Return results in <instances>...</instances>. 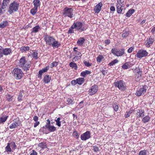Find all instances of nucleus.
<instances>
[{
  "mask_svg": "<svg viewBox=\"0 0 155 155\" xmlns=\"http://www.w3.org/2000/svg\"><path fill=\"white\" fill-rule=\"evenodd\" d=\"M124 5L122 3L120 0H118L117 3L116 5L117 11L118 14H121L122 12V10L124 9Z\"/></svg>",
  "mask_w": 155,
  "mask_h": 155,
  "instance_id": "10",
  "label": "nucleus"
},
{
  "mask_svg": "<svg viewBox=\"0 0 155 155\" xmlns=\"http://www.w3.org/2000/svg\"><path fill=\"white\" fill-rule=\"evenodd\" d=\"M129 64L128 67L129 68L131 67L133 65H134L135 64V62H128Z\"/></svg>",
  "mask_w": 155,
  "mask_h": 155,
  "instance_id": "56",
  "label": "nucleus"
},
{
  "mask_svg": "<svg viewBox=\"0 0 155 155\" xmlns=\"http://www.w3.org/2000/svg\"><path fill=\"white\" fill-rule=\"evenodd\" d=\"M101 72H102V73L103 74V75H105L107 73V70H106V69H105L104 70H101Z\"/></svg>",
  "mask_w": 155,
  "mask_h": 155,
  "instance_id": "55",
  "label": "nucleus"
},
{
  "mask_svg": "<svg viewBox=\"0 0 155 155\" xmlns=\"http://www.w3.org/2000/svg\"><path fill=\"white\" fill-rule=\"evenodd\" d=\"M39 146L43 149L47 148L46 144L45 143L42 142L39 143Z\"/></svg>",
  "mask_w": 155,
  "mask_h": 155,
  "instance_id": "38",
  "label": "nucleus"
},
{
  "mask_svg": "<svg viewBox=\"0 0 155 155\" xmlns=\"http://www.w3.org/2000/svg\"><path fill=\"white\" fill-rule=\"evenodd\" d=\"M154 41V38L150 37L147 39L145 41V44L146 47L147 48L150 47L153 44Z\"/></svg>",
  "mask_w": 155,
  "mask_h": 155,
  "instance_id": "15",
  "label": "nucleus"
},
{
  "mask_svg": "<svg viewBox=\"0 0 155 155\" xmlns=\"http://www.w3.org/2000/svg\"><path fill=\"white\" fill-rule=\"evenodd\" d=\"M91 137V134L89 131H87L81 135V138L82 140H85Z\"/></svg>",
  "mask_w": 155,
  "mask_h": 155,
  "instance_id": "14",
  "label": "nucleus"
},
{
  "mask_svg": "<svg viewBox=\"0 0 155 155\" xmlns=\"http://www.w3.org/2000/svg\"><path fill=\"white\" fill-rule=\"evenodd\" d=\"M134 49V47H132L130 48L127 50V52L129 53H131Z\"/></svg>",
  "mask_w": 155,
  "mask_h": 155,
  "instance_id": "57",
  "label": "nucleus"
},
{
  "mask_svg": "<svg viewBox=\"0 0 155 155\" xmlns=\"http://www.w3.org/2000/svg\"><path fill=\"white\" fill-rule=\"evenodd\" d=\"M84 65L87 67H90L91 65V64L86 61L84 62Z\"/></svg>",
  "mask_w": 155,
  "mask_h": 155,
  "instance_id": "54",
  "label": "nucleus"
},
{
  "mask_svg": "<svg viewBox=\"0 0 155 155\" xmlns=\"http://www.w3.org/2000/svg\"><path fill=\"white\" fill-rule=\"evenodd\" d=\"M11 0H3L2 7V9L6 8V6Z\"/></svg>",
  "mask_w": 155,
  "mask_h": 155,
  "instance_id": "25",
  "label": "nucleus"
},
{
  "mask_svg": "<svg viewBox=\"0 0 155 155\" xmlns=\"http://www.w3.org/2000/svg\"><path fill=\"white\" fill-rule=\"evenodd\" d=\"M142 75V74L138 75V74H136L135 76V79L136 81H139L141 79Z\"/></svg>",
  "mask_w": 155,
  "mask_h": 155,
  "instance_id": "46",
  "label": "nucleus"
},
{
  "mask_svg": "<svg viewBox=\"0 0 155 155\" xmlns=\"http://www.w3.org/2000/svg\"><path fill=\"white\" fill-rule=\"evenodd\" d=\"M12 74L17 80H20L23 76V73L20 69L16 68L13 70Z\"/></svg>",
  "mask_w": 155,
  "mask_h": 155,
  "instance_id": "5",
  "label": "nucleus"
},
{
  "mask_svg": "<svg viewBox=\"0 0 155 155\" xmlns=\"http://www.w3.org/2000/svg\"><path fill=\"white\" fill-rule=\"evenodd\" d=\"M10 143L11 147H12V149L15 150L16 147V146L15 143L14 142H12L11 143Z\"/></svg>",
  "mask_w": 155,
  "mask_h": 155,
  "instance_id": "50",
  "label": "nucleus"
},
{
  "mask_svg": "<svg viewBox=\"0 0 155 155\" xmlns=\"http://www.w3.org/2000/svg\"><path fill=\"white\" fill-rule=\"evenodd\" d=\"M136 116L137 117H142L144 116V111L142 109H138L136 111Z\"/></svg>",
  "mask_w": 155,
  "mask_h": 155,
  "instance_id": "17",
  "label": "nucleus"
},
{
  "mask_svg": "<svg viewBox=\"0 0 155 155\" xmlns=\"http://www.w3.org/2000/svg\"><path fill=\"white\" fill-rule=\"evenodd\" d=\"M8 22L6 20H5L0 23V28H4L6 27L8 25Z\"/></svg>",
  "mask_w": 155,
  "mask_h": 155,
  "instance_id": "26",
  "label": "nucleus"
},
{
  "mask_svg": "<svg viewBox=\"0 0 155 155\" xmlns=\"http://www.w3.org/2000/svg\"><path fill=\"white\" fill-rule=\"evenodd\" d=\"M73 135L74 137L76 138H78L79 137V135L78 132L76 130L74 131L73 133Z\"/></svg>",
  "mask_w": 155,
  "mask_h": 155,
  "instance_id": "43",
  "label": "nucleus"
},
{
  "mask_svg": "<svg viewBox=\"0 0 155 155\" xmlns=\"http://www.w3.org/2000/svg\"><path fill=\"white\" fill-rule=\"evenodd\" d=\"M111 52L114 55L117 57L121 56L124 54L125 50L123 48L120 49L113 48L112 49Z\"/></svg>",
  "mask_w": 155,
  "mask_h": 155,
  "instance_id": "6",
  "label": "nucleus"
},
{
  "mask_svg": "<svg viewBox=\"0 0 155 155\" xmlns=\"http://www.w3.org/2000/svg\"><path fill=\"white\" fill-rule=\"evenodd\" d=\"M8 116H4L0 117V124H3L4 122L7 120Z\"/></svg>",
  "mask_w": 155,
  "mask_h": 155,
  "instance_id": "28",
  "label": "nucleus"
},
{
  "mask_svg": "<svg viewBox=\"0 0 155 155\" xmlns=\"http://www.w3.org/2000/svg\"><path fill=\"white\" fill-rule=\"evenodd\" d=\"M12 53V49L10 48H2L0 47V58L3 57V55H8Z\"/></svg>",
  "mask_w": 155,
  "mask_h": 155,
  "instance_id": "7",
  "label": "nucleus"
},
{
  "mask_svg": "<svg viewBox=\"0 0 155 155\" xmlns=\"http://www.w3.org/2000/svg\"><path fill=\"white\" fill-rule=\"evenodd\" d=\"M115 86L118 87L120 90L124 91L125 89V84L124 81L122 80L115 81L114 83Z\"/></svg>",
  "mask_w": 155,
  "mask_h": 155,
  "instance_id": "8",
  "label": "nucleus"
},
{
  "mask_svg": "<svg viewBox=\"0 0 155 155\" xmlns=\"http://www.w3.org/2000/svg\"><path fill=\"white\" fill-rule=\"evenodd\" d=\"M85 41V39L83 37H80L77 42V45L79 46L83 45Z\"/></svg>",
  "mask_w": 155,
  "mask_h": 155,
  "instance_id": "22",
  "label": "nucleus"
},
{
  "mask_svg": "<svg viewBox=\"0 0 155 155\" xmlns=\"http://www.w3.org/2000/svg\"><path fill=\"white\" fill-rule=\"evenodd\" d=\"M93 150L94 152H97L99 151V148L97 147L94 146L93 147Z\"/></svg>",
  "mask_w": 155,
  "mask_h": 155,
  "instance_id": "60",
  "label": "nucleus"
},
{
  "mask_svg": "<svg viewBox=\"0 0 155 155\" xmlns=\"http://www.w3.org/2000/svg\"><path fill=\"white\" fill-rule=\"evenodd\" d=\"M45 127L50 132H54L56 129V127L51 125H46Z\"/></svg>",
  "mask_w": 155,
  "mask_h": 155,
  "instance_id": "20",
  "label": "nucleus"
},
{
  "mask_svg": "<svg viewBox=\"0 0 155 155\" xmlns=\"http://www.w3.org/2000/svg\"><path fill=\"white\" fill-rule=\"evenodd\" d=\"M58 64L57 62L54 61L50 65V67L51 68H52L54 67H56Z\"/></svg>",
  "mask_w": 155,
  "mask_h": 155,
  "instance_id": "49",
  "label": "nucleus"
},
{
  "mask_svg": "<svg viewBox=\"0 0 155 155\" xmlns=\"http://www.w3.org/2000/svg\"><path fill=\"white\" fill-rule=\"evenodd\" d=\"M10 143H8L7 145L5 147V150L7 152L9 153L12 151V149L10 147Z\"/></svg>",
  "mask_w": 155,
  "mask_h": 155,
  "instance_id": "32",
  "label": "nucleus"
},
{
  "mask_svg": "<svg viewBox=\"0 0 155 155\" xmlns=\"http://www.w3.org/2000/svg\"><path fill=\"white\" fill-rule=\"evenodd\" d=\"M104 42L105 44V45H109L110 43V41L109 40L107 39L105 40L104 41Z\"/></svg>",
  "mask_w": 155,
  "mask_h": 155,
  "instance_id": "63",
  "label": "nucleus"
},
{
  "mask_svg": "<svg viewBox=\"0 0 155 155\" xmlns=\"http://www.w3.org/2000/svg\"><path fill=\"white\" fill-rule=\"evenodd\" d=\"M74 10L72 8L65 7L64 9L63 16L65 17H68L72 18L74 16Z\"/></svg>",
  "mask_w": 155,
  "mask_h": 155,
  "instance_id": "4",
  "label": "nucleus"
},
{
  "mask_svg": "<svg viewBox=\"0 0 155 155\" xmlns=\"http://www.w3.org/2000/svg\"><path fill=\"white\" fill-rule=\"evenodd\" d=\"M75 28L72 27V25L71 27L69 28V30L68 31V34H71L74 33V29Z\"/></svg>",
  "mask_w": 155,
  "mask_h": 155,
  "instance_id": "47",
  "label": "nucleus"
},
{
  "mask_svg": "<svg viewBox=\"0 0 155 155\" xmlns=\"http://www.w3.org/2000/svg\"><path fill=\"white\" fill-rule=\"evenodd\" d=\"M131 113L132 112L131 111H128L127 112V114L125 115L126 117H129Z\"/></svg>",
  "mask_w": 155,
  "mask_h": 155,
  "instance_id": "59",
  "label": "nucleus"
},
{
  "mask_svg": "<svg viewBox=\"0 0 155 155\" xmlns=\"http://www.w3.org/2000/svg\"><path fill=\"white\" fill-rule=\"evenodd\" d=\"M20 49L22 51H28L29 50V47L28 46H22L20 48Z\"/></svg>",
  "mask_w": 155,
  "mask_h": 155,
  "instance_id": "39",
  "label": "nucleus"
},
{
  "mask_svg": "<svg viewBox=\"0 0 155 155\" xmlns=\"http://www.w3.org/2000/svg\"><path fill=\"white\" fill-rule=\"evenodd\" d=\"M19 126L18 123L17 121H14L9 126V128L10 129H14L17 127Z\"/></svg>",
  "mask_w": 155,
  "mask_h": 155,
  "instance_id": "21",
  "label": "nucleus"
},
{
  "mask_svg": "<svg viewBox=\"0 0 155 155\" xmlns=\"http://www.w3.org/2000/svg\"><path fill=\"white\" fill-rule=\"evenodd\" d=\"M60 120L61 118L59 117L55 119V121L56 122V124L58 126V127H60L61 126V121H60Z\"/></svg>",
  "mask_w": 155,
  "mask_h": 155,
  "instance_id": "36",
  "label": "nucleus"
},
{
  "mask_svg": "<svg viewBox=\"0 0 155 155\" xmlns=\"http://www.w3.org/2000/svg\"><path fill=\"white\" fill-rule=\"evenodd\" d=\"M98 90V87L96 85H94L92 86L89 89L88 91V94L92 95L95 94Z\"/></svg>",
  "mask_w": 155,
  "mask_h": 155,
  "instance_id": "12",
  "label": "nucleus"
},
{
  "mask_svg": "<svg viewBox=\"0 0 155 155\" xmlns=\"http://www.w3.org/2000/svg\"><path fill=\"white\" fill-rule=\"evenodd\" d=\"M54 38L48 35H46L44 38L47 45H49L53 41Z\"/></svg>",
  "mask_w": 155,
  "mask_h": 155,
  "instance_id": "13",
  "label": "nucleus"
},
{
  "mask_svg": "<svg viewBox=\"0 0 155 155\" xmlns=\"http://www.w3.org/2000/svg\"><path fill=\"white\" fill-rule=\"evenodd\" d=\"M7 100L9 101H12V97L10 96L9 95H8V96L7 97Z\"/></svg>",
  "mask_w": 155,
  "mask_h": 155,
  "instance_id": "62",
  "label": "nucleus"
},
{
  "mask_svg": "<svg viewBox=\"0 0 155 155\" xmlns=\"http://www.w3.org/2000/svg\"><path fill=\"white\" fill-rule=\"evenodd\" d=\"M24 93V92L22 91H20L19 93L18 96V101H21L22 100V97L23 96L22 94Z\"/></svg>",
  "mask_w": 155,
  "mask_h": 155,
  "instance_id": "40",
  "label": "nucleus"
},
{
  "mask_svg": "<svg viewBox=\"0 0 155 155\" xmlns=\"http://www.w3.org/2000/svg\"><path fill=\"white\" fill-rule=\"evenodd\" d=\"M40 29V27H39V26L38 25H36L32 28L31 32L37 33L39 31V30Z\"/></svg>",
  "mask_w": 155,
  "mask_h": 155,
  "instance_id": "34",
  "label": "nucleus"
},
{
  "mask_svg": "<svg viewBox=\"0 0 155 155\" xmlns=\"http://www.w3.org/2000/svg\"><path fill=\"white\" fill-rule=\"evenodd\" d=\"M139 155H147V151L145 150H141L139 153Z\"/></svg>",
  "mask_w": 155,
  "mask_h": 155,
  "instance_id": "45",
  "label": "nucleus"
},
{
  "mask_svg": "<svg viewBox=\"0 0 155 155\" xmlns=\"http://www.w3.org/2000/svg\"><path fill=\"white\" fill-rule=\"evenodd\" d=\"M75 54L76 56H77L79 55L78 57H79V58H81V57L82 56V54H81V52L78 51H76V52H75Z\"/></svg>",
  "mask_w": 155,
  "mask_h": 155,
  "instance_id": "52",
  "label": "nucleus"
},
{
  "mask_svg": "<svg viewBox=\"0 0 155 155\" xmlns=\"http://www.w3.org/2000/svg\"><path fill=\"white\" fill-rule=\"evenodd\" d=\"M129 35V33L127 32H125L122 35V37L125 38L128 36Z\"/></svg>",
  "mask_w": 155,
  "mask_h": 155,
  "instance_id": "53",
  "label": "nucleus"
},
{
  "mask_svg": "<svg viewBox=\"0 0 155 155\" xmlns=\"http://www.w3.org/2000/svg\"><path fill=\"white\" fill-rule=\"evenodd\" d=\"M77 83L80 85L82 84L84 81V79L83 78H79L77 79Z\"/></svg>",
  "mask_w": 155,
  "mask_h": 155,
  "instance_id": "31",
  "label": "nucleus"
},
{
  "mask_svg": "<svg viewBox=\"0 0 155 155\" xmlns=\"http://www.w3.org/2000/svg\"><path fill=\"white\" fill-rule=\"evenodd\" d=\"M41 0H34L33 1V3L34 7L38 8L41 5Z\"/></svg>",
  "mask_w": 155,
  "mask_h": 155,
  "instance_id": "24",
  "label": "nucleus"
},
{
  "mask_svg": "<svg viewBox=\"0 0 155 155\" xmlns=\"http://www.w3.org/2000/svg\"><path fill=\"white\" fill-rule=\"evenodd\" d=\"M135 12V10L133 9L129 10L126 13V15L127 17H130Z\"/></svg>",
  "mask_w": 155,
  "mask_h": 155,
  "instance_id": "30",
  "label": "nucleus"
},
{
  "mask_svg": "<svg viewBox=\"0 0 155 155\" xmlns=\"http://www.w3.org/2000/svg\"><path fill=\"white\" fill-rule=\"evenodd\" d=\"M118 62V61L116 59L111 62L109 63L108 64L110 66H112L117 63Z\"/></svg>",
  "mask_w": 155,
  "mask_h": 155,
  "instance_id": "41",
  "label": "nucleus"
},
{
  "mask_svg": "<svg viewBox=\"0 0 155 155\" xmlns=\"http://www.w3.org/2000/svg\"><path fill=\"white\" fill-rule=\"evenodd\" d=\"M150 117L149 115L144 117L142 120V121L144 123L148 122L150 121Z\"/></svg>",
  "mask_w": 155,
  "mask_h": 155,
  "instance_id": "29",
  "label": "nucleus"
},
{
  "mask_svg": "<svg viewBox=\"0 0 155 155\" xmlns=\"http://www.w3.org/2000/svg\"><path fill=\"white\" fill-rule=\"evenodd\" d=\"M147 88V86L146 85L143 86L142 87L137 91L135 94L138 96L143 95L146 92Z\"/></svg>",
  "mask_w": 155,
  "mask_h": 155,
  "instance_id": "11",
  "label": "nucleus"
},
{
  "mask_svg": "<svg viewBox=\"0 0 155 155\" xmlns=\"http://www.w3.org/2000/svg\"><path fill=\"white\" fill-rule=\"evenodd\" d=\"M51 80V77L48 75H45L43 81L45 83H48L50 82Z\"/></svg>",
  "mask_w": 155,
  "mask_h": 155,
  "instance_id": "23",
  "label": "nucleus"
},
{
  "mask_svg": "<svg viewBox=\"0 0 155 155\" xmlns=\"http://www.w3.org/2000/svg\"><path fill=\"white\" fill-rule=\"evenodd\" d=\"M19 6V3L16 2H14L10 4L8 12L10 14H11L14 12H17L18 10Z\"/></svg>",
  "mask_w": 155,
  "mask_h": 155,
  "instance_id": "3",
  "label": "nucleus"
},
{
  "mask_svg": "<svg viewBox=\"0 0 155 155\" xmlns=\"http://www.w3.org/2000/svg\"><path fill=\"white\" fill-rule=\"evenodd\" d=\"M103 5L102 3L100 2L97 4L95 7L94 10L96 13H98L101 9V8Z\"/></svg>",
  "mask_w": 155,
  "mask_h": 155,
  "instance_id": "18",
  "label": "nucleus"
},
{
  "mask_svg": "<svg viewBox=\"0 0 155 155\" xmlns=\"http://www.w3.org/2000/svg\"><path fill=\"white\" fill-rule=\"evenodd\" d=\"M38 11V8L34 7L30 10V13L33 15H35Z\"/></svg>",
  "mask_w": 155,
  "mask_h": 155,
  "instance_id": "33",
  "label": "nucleus"
},
{
  "mask_svg": "<svg viewBox=\"0 0 155 155\" xmlns=\"http://www.w3.org/2000/svg\"><path fill=\"white\" fill-rule=\"evenodd\" d=\"M148 54V52L146 51L141 49L138 51L135 56L138 58H141L147 56Z\"/></svg>",
  "mask_w": 155,
  "mask_h": 155,
  "instance_id": "9",
  "label": "nucleus"
},
{
  "mask_svg": "<svg viewBox=\"0 0 155 155\" xmlns=\"http://www.w3.org/2000/svg\"><path fill=\"white\" fill-rule=\"evenodd\" d=\"M135 70L137 72V74H142V71L139 68H135Z\"/></svg>",
  "mask_w": 155,
  "mask_h": 155,
  "instance_id": "48",
  "label": "nucleus"
},
{
  "mask_svg": "<svg viewBox=\"0 0 155 155\" xmlns=\"http://www.w3.org/2000/svg\"><path fill=\"white\" fill-rule=\"evenodd\" d=\"M72 27L75 28L77 31H80V32L84 31L87 28V27L85 24L81 22H74L72 25Z\"/></svg>",
  "mask_w": 155,
  "mask_h": 155,
  "instance_id": "2",
  "label": "nucleus"
},
{
  "mask_svg": "<svg viewBox=\"0 0 155 155\" xmlns=\"http://www.w3.org/2000/svg\"><path fill=\"white\" fill-rule=\"evenodd\" d=\"M104 57L101 55H99L96 58V60L97 62L98 63L101 62L104 59Z\"/></svg>",
  "mask_w": 155,
  "mask_h": 155,
  "instance_id": "35",
  "label": "nucleus"
},
{
  "mask_svg": "<svg viewBox=\"0 0 155 155\" xmlns=\"http://www.w3.org/2000/svg\"><path fill=\"white\" fill-rule=\"evenodd\" d=\"M32 53L31 54V56L34 58H35V59H37L38 58V53L37 51H32Z\"/></svg>",
  "mask_w": 155,
  "mask_h": 155,
  "instance_id": "37",
  "label": "nucleus"
},
{
  "mask_svg": "<svg viewBox=\"0 0 155 155\" xmlns=\"http://www.w3.org/2000/svg\"><path fill=\"white\" fill-rule=\"evenodd\" d=\"M90 74H91V71L86 70L85 71H83L81 72V76L84 77H85L86 76Z\"/></svg>",
  "mask_w": 155,
  "mask_h": 155,
  "instance_id": "27",
  "label": "nucleus"
},
{
  "mask_svg": "<svg viewBox=\"0 0 155 155\" xmlns=\"http://www.w3.org/2000/svg\"><path fill=\"white\" fill-rule=\"evenodd\" d=\"M61 45L60 43L54 38L53 41L51 42L50 46H51L54 48H57Z\"/></svg>",
  "mask_w": 155,
  "mask_h": 155,
  "instance_id": "16",
  "label": "nucleus"
},
{
  "mask_svg": "<svg viewBox=\"0 0 155 155\" xmlns=\"http://www.w3.org/2000/svg\"><path fill=\"white\" fill-rule=\"evenodd\" d=\"M80 58H79V57H78L77 56H75L74 58H73L72 61L73 62H75L77 61Z\"/></svg>",
  "mask_w": 155,
  "mask_h": 155,
  "instance_id": "58",
  "label": "nucleus"
},
{
  "mask_svg": "<svg viewBox=\"0 0 155 155\" xmlns=\"http://www.w3.org/2000/svg\"><path fill=\"white\" fill-rule=\"evenodd\" d=\"M30 155H37V153L35 150H33L32 152L31 153Z\"/></svg>",
  "mask_w": 155,
  "mask_h": 155,
  "instance_id": "64",
  "label": "nucleus"
},
{
  "mask_svg": "<svg viewBox=\"0 0 155 155\" xmlns=\"http://www.w3.org/2000/svg\"><path fill=\"white\" fill-rule=\"evenodd\" d=\"M69 65L70 67L72 68H75V69H76L77 68V66L76 64L73 62H71L69 64Z\"/></svg>",
  "mask_w": 155,
  "mask_h": 155,
  "instance_id": "44",
  "label": "nucleus"
},
{
  "mask_svg": "<svg viewBox=\"0 0 155 155\" xmlns=\"http://www.w3.org/2000/svg\"><path fill=\"white\" fill-rule=\"evenodd\" d=\"M77 80H73L71 81V84L72 85H74L76 84H78L77 82Z\"/></svg>",
  "mask_w": 155,
  "mask_h": 155,
  "instance_id": "61",
  "label": "nucleus"
},
{
  "mask_svg": "<svg viewBox=\"0 0 155 155\" xmlns=\"http://www.w3.org/2000/svg\"><path fill=\"white\" fill-rule=\"evenodd\" d=\"M128 62H126L122 66V68L124 69H127L129 68Z\"/></svg>",
  "mask_w": 155,
  "mask_h": 155,
  "instance_id": "42",
  "label": "nucleus"
},
{
  "mask_svg": "<svg viewBox=\"0 0 155 155\" xmlns=\"http://www.w3.org/2000/svg\"><path fill=\"white\" fill-rule=\"evenodd\" d=\"M114 110L116 111H118L119 109V107L118 105L114 104L113 105Z\"/></svg>",
  "mask_w": 155,
  "mask_h": 155,
  "instance_id": "51",
  "label": "nucleus"
},
{
  "mask_svg": "<svg viewBox=\"0 0 155 155\" xmlns=\"http://www.w3.org/2000/svg\"><path fill=\"white\" fill-rule=\"evenodd\" d=\"M49 69V66H47L46 67L40 70L38 72V78H41L42 74L44 73L47 72Z\"/></svg>",
  "mask_w": 155,
  "mask_h": 155,
  "instance_id": "19",
  "label": "nucleus"
},
{
  "mask_svg": "<svg viewBox=\"0 0 155 155\" xmlns=\"http://www.w3.org/2000/svg\"><path fill=\"white\" fill-rule=\"evenodd\" d=\"M18 65L20 67L22 68L24 70H28L30 65L29 62H28L24 57H22L19 60Z\"/></svg>",
  "mask_w": 155,
  "mask_h": 155,
  "instance_id": "1",
  "label": "nucleus"
}]
</instances>
